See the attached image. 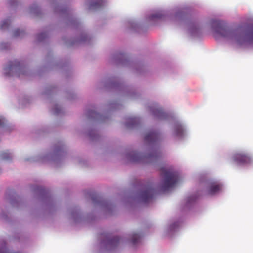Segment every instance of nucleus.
Wrapping results in <instances>:
<instances>
[{
    "mask_svg": "<svg viewBox=\"0 0 253 253\" xmlns=\"http://www.w3.org/2000/svg\"><path fill=\"white\" fill-rule=\"evenodd\" d=\"M183 132V129L181 125H177L175 128V133L176 135H182Z\"/></svg>",
    "mask_w": 253,
    "mask_h": 253,
    "instance_id": "17",
    "label": "nucleus"
},
{
    "mask_svg": "<svg viewBox=\"0 0 253 253\" xmlns=\"http://www.w3.org/2000/svg\"><path fill=\"white\" fill-rule=\"evenodd\" d=\"M98 114L94 111H89L88 112V115L89 117L94 118L97 116Z\"/></svg>",
    "mask_w": 253,
    "mask_h": 253,
    "instance_id": "20",
    "label": "nucleus"
},
{
    "mask_svg": "<svg viewBox=\"0 0 253 253\" xmlns=\"http://www.w3.org/2000/svg\"><path fill=\"white\" fill-rule=\"evenodd\" d=\"M138 122V120L136 118H129L126 124L127 127H132L135 126Z\"/></svg>",
    "mask_w": 253,
    "mask_h": 253,
    "instance_id": "10",
    "label": "nucleus"
},
{
    "mask_svg": "<svg viewBox=\"0 0 253 253\" xmlns=\"http://www.w3.org/2000/svg\"><path fill=\"white\" fill-rule=\"evenodd\" d=\"M11 23V21L9 19H6L4 21H3L1 24L0 27L1 29H5L7 28L10 25V24Z\"/></svg>",
    "mask_w": 253,
    "mask_h": 253,
    "instance_id": "16",
    "label": "nucleus"
},
{
    "mask_svg": "<svg viewBox=\"0 0 253 253\" xmlns=\"http://www.w3.org/2000/svg\"><path fill=\"white\" fill-rule=\"evenodd\" d=\"M178 15H182V13H178Z\"/></svg>",
    "mask_w": 253,
    "mask_h": 253,
    "instance_id": "25",
    "label": "nucleus"
},
{
    "mask_svg": "<svg viewBox=\"0 0 253 253\" xmlns=\"http://www.w3.org/2000/svg\"><path fill=\"white\" fill-rule=\"evenodd\" d=\"M0 156L3 160H10L12 158L11 154L8 152H2Z\"/></svg>",
    "mask_w": 253,
    "mask_h": 253,
    "instance_id": "12",
    "label": "nucleus"
},
{
    "mask_svg": "<svg viewBox=\"0 0 253 253\" xmlns=\"http://www.w3.org/2000/svg\"><path fill=\"white\" fill-rule=\"evenodd\" d=\"M46 34L45 33H42L38 35V39L39 41H42V40L45 38Z\"/></svg>",
    "mask_w": 253,
    "mask_h": 253,
    "instance_id": "21",
    "label": "nucleus"
},
{
    "mask_svg": "<svg viewBox=\"0 0 253 253\" xmlns=\"http://www.w3.org/2000/svg\"><path fill=\"white\" fill-rule=\"evenodd\" d=\"M59 113V111H58V110H56V111H55V113L58 114V113Z\"/></svg>",
    "mask_w": 253,
    "mask_h": 253,
    "instance_id": "24",
    "label": "nucleus"
},
{
    "mask_svg": "<svg viewBox=\"0 0 253 253\" xmlns=\"http://www.w3.org/2000/svg\"><path fill=\"white\" fill-rule=\"evenodd\" d=\"M19 62L17 61H14L13 62H10L9 63V66L8 67L5 68V70L9 69L11 70L14 67H17L19 66Z\"/></svg>",
    "mask_w": 253,
    "mask_h": 253,
    "instance_id": "15",
    "label": "nucleus"
},
{
    "mask_svg": "<svg viewBox=\"0 0 253 253\" xmlns=\"http://www.w3.org/2000/svg\"><path fill=\"white\" fill-rule=\"evenodd\" d=\"M156 194V190L151 185H148L145 188L140 194V197L144 203L150 202Z\"/></svg>",
    "mask_w": 253,
    "mask_h": 253,
    "instance_id": "4",
    "label": "nucleus"
},
{
    "mask_svg": "<svg viewBox=\"0 0 253 253\" xmlns=\"http://www.w3.org/2000/svg\"><path fill=\"white\" fill-rule=\"evenodd\" d=\"M221 189V186L220 184L212 183L209 189V193L211 195L214 194L219 192Z\"/></svg>",
    "mask_w": 253,
    "mask_h": 253,
    "instance_id": "7",
    "label": "nucleus"
},
{
    "mask_svg": "<svg viewBox=\"0 0 253 253\" xmlns=\"http://www.w3.org/2000/svg\"><path fill=\"white\" fill-rule=\"evenodd\" d=\"M161 174L164 178V183L160 189L161 192L169 190L175 186L178 180V175L176 172L164 169L162 170Z\"/></svg>",
    "mask_w": 253,
    "mask_h": 253,
    "instance_id": "2",
    "label": "nucleus"
},
{
    "mask_svg": "<svg viewBox=\"0 0 253 253\" xmlns=\"http://www.w3.org/2000/svg\"><path fill=\"white\" fill-rule=\"evenodd\" d=\"M140 239V236L138 234H133L131 235L130 242L133 245L137 244Z\"/></svg>",
    "mask_w": 253,
    "mask_h": 253,
    "instance_id": "11",
    "label": "nucleus"
},
{
    "mask_svg": "<svg viewBox=\"0 0 253 253\" xmlns=\"http://www.w3.org/2000/svg\"><path fill=\"white\" fill-rule=\"evenodd\" d=\"M5 243L4 242V246L0 249V253H19V252L10 253L9 251L5 247Z\"/></svg>",
    "mask_w": 253,
    "mask_h": 253,
    "instance_id": "18",
    "label": "nucleus"
},
{
    "mask_svg": "<svg viewBox=\"0 0 253 253\" xmlns=\"http://www.w3.org/2000/svg\"><path fill=\"white\" fill-rule=\"evenodd\" d=\"M160 157V152L153 150L150 154L145 156L138 152H133L129 159L132 162L149 163L157 161Z\"/></svg>",
    "mask_w": 253,
    "mask_h": 253,
    "instance_id": "3",
    "label": "nucleus"
},
{
    "mask_svg": "<svg viewBox=\"0 0 253 253\" xmlns=\"http://www.w3.org/2000/svg\"><path fill=\"white\" fill-rule=\"evenodd\" d=\"M14 0H9V3H10L11 4H12L14 3Z\"/></svg>",
    "mask_w": 253,
    "mask_h": 253,
    "instance_id": "23",
    "label": "nucleus"
},
{
    "mask_svg": "<svg viewBox=\"0 0 253 253\" xmlns=\"http://www.w3.org/2000/svg\"><path fill=\"white\" fill-rule=\"evenodd\" d=\"M23 33V31H20L19 29L15 30L14 32V36L15 37H17L18 36H19L21 34H22Z\"/></svg>",
    "mask_w": 253,
    "mask_h": 253,
    "instance_id": "19",
    "label": "nucleus"
},
{
    "mask_svg": "<svg viewBox=\"0 0 253 253\" xmlns=\"http://www.w3.org/2000/svg\"><path fill=\"white\" fill-rule=\"evenodd\" d=\"M162 17L163 14L161 12H157L151 15L149 18L150 20H152L155 19H161Z\"/></svg>",
    "mask_w": 253,
    "mask_h": 253,
    "instance_id": "14",
    "label": "nucleus"
},
{
    "mask_svg": "<svg viewBox=\"0 0 253 253\" xmlns=\"http://www.w3.org/2000/svg\"><path fill=\"white\" fill-rule=\"evenodd\" d=\"M4 122H5L4 119L0 117V126H3L4 125Z\"/></svg>",
    "mask_w": 253,
    "mask_h": 253,
    "instance_id": "22",
    "label": "nucleus"
},
{
    "mask_svg": "<svg viewBox=\"0 0 253 253\" xmlns=\"http://www.w3.org/2000/svg\"><path fill=\"white\" fill-rule=\"evenodd\" d=\"M160 139V134L156 131H149L145 136V141L149 144L157 143Z\"/></svg>",
    "mask_w": 253,
    "mask_h": 253,
    "instance_id": "6",
    "label": "nucleus"
},
{
    "mask_svg": "<svg viewBox=\"0 0 253 253\" xmlns=\"http://www.w3.org/2000/svg\"><path fill=\"white\" fill-rule=\"evenodd\" d=\"M120 239L118 237H115L109 240L108 243L111 246H117Z\"/></svg>",
    "mask_w": 253,
    "mask_h": 253,
    "instance_id": "13",
    "label": "nucleus"
},
{
    "mask_svg": "<svg viewBox=\"0 0 253 253\" xmlns=\"http://www.w3.org/2000/svg\"><path fill=\"white\" fill-rule=\"evenodd\" d=\"M234 161L239 165L250 164L252 162L251 157L248 154L244 153H238L233 157Z\"/></svg>",
    "mask_w": 253,
    "mask_h": 253,
    "instance_id": "5",
    "label": "nucleus"
},
{
    "mask_svg": "<svg viewBox=\"0 0 253 253\" xmlns=\"http://www.w3.org/2000/svg\"><path fill=\"white\" fill-rule=\"evenodd\" d=\"M104 1L103 0H93L90 3L89 8L90 9H98L102 6Z\"/></svg>",
    "mask_w": 253,
    "mask_h": 253,
    "instance_id": "8",
    "label": "nucleus"
},
{
    "mask_svg": "<svg viewBox=\"0 0 253 253\" xmlns=\"http://www.w3.org/2000/svg\"><path fill=\"white\" fill-rule=\"evenodd\" d=\"M217 26L215 32L219 36L226 38L236 44L241 46L253 44V25H246L231 29L216 21Z\"/></svg>",
    "mask_w": 253,
    "mask_h": 253,
    "instance_id": "1",
    "label": "nucleus"
},
{
    "mask_svg": "<svg viewBox=\"0 0 253 253\" xmlns=\"http://www.w3.org/2000/svg\"><path fill=\"white\" fill-rule=\"evenodd\" d=\"M153 114L160 119H162L163 117L165 116V113L163 112L161 108H157L152 110Z\"/></svg>",
    "mask_w": 253,
    "mask_h": 253,
    "instance_id": "9",
    "label": "nucleus"
}]
</instances>
